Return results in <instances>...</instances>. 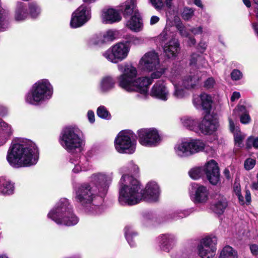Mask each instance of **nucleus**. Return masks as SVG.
I'll return each instance as SVG.
<instances>
[{
	"instance_id": "f257e3e1",
	"label": "nucleus",
	"mask_w": 258,
	"mask_h": 258,
	"mask_svg": "<svg viewBox=\"0 0 258 258\" xmlns=\"http://www.w3.org/2000/svg\"><path fill=\"white\" fill-rule=\"evenodd\" d=\"M164 66H119L121 74L117 77L119 87L128 92H139L146 94L153 80L159 78L163 74L170 78L174 90L172 96L177 99L188 95L182 84L178 81L181 75L180 66H171L166 69Z\"/></svg>"
},
{
	"instance_id": "423d86ee",
	"label": "nucleus",
	"mask_w": 258,
	"mask_h": 258,
	"mask_svg": "<svg viewBox=\"0 0 258 258\" xmlns=\"http://www.w3.org/2000/svg\"><path fill=\"white\" fill-rule=\"evenodd\" d=\"M53 94V87L47 79L35 83L25 95V102L32 105H38L48 100Z\"/></svg>"
},
{
	"instance_id": "f3484780",
	"label": "nucleus",
	"mask_w": 258,
	"mask_h": 258,
	"mask_svg": "<svg viewBox=\"0 0 258 258\" xmlns=\"http://www.w3.org/2000/svg\"><path fill=\"white\" fill-rule=\"evenodd\" d=\"M209 191L206 186L196 183L192 184L191 197L196 204H204L209 199Z\"/></svg>"
},
{
	"instance_id": "13d9d810",
	"label": "nucleus",
	"mask_w": 258,
	"mask_h": 258,
	"mask_svg": "<svg viewBox=\"0 0 258 258\" xmlns=\"http://www.w3.org/2000/svg\"><path fill=\"white\" fill-rule=\"evenodd\" d=\"M190 31L195 35L202 34L203 32V28L202 26L194 27L190 29Z\"/></svg>"
},
{
	"instance_id": "ddd939ff",
	"label": "nucleus",
	"mask_w": 258,
	"mask_h": 258,
	"mask_svg": "<svg viewBox=\"0 0 258 258\" xmlns=\"http://www.w3.org/2000/svg\"><path fill=\"white\" fill-rule=\"evenodd\" d=\"M129 52L130 47L122 41L114 45L106 50L103 53V56L111 62L116 63L124 59Z\"/></svg>"
},
{
	"instance_id": "3c124183",
	"label": "nucleus",
	"mask_w": 258,
	"mask_h": 258,
	"mask_svg": "<svg viewBox=\"0 0 258 258\" xmlns=\"http://www.w3.org/2000/svg\"><path fill=\"white\" fill-rule=\"evenodd\" d=\"M207 46V42L202 38L197 46V49L202 54L206 50Z\"/></svg>"
},
{
	"instance_id": "338daca9",
	"label": "nucleus",
	"mask_w": 258,
	"mask_h": 258,
	"mask_svg": "<svg viewBox=\"0 0 258 258\" xmlns=\"http://www.w3.org/2000/svg\"><path fill=\"white\" fill-rule=\"evenodd\" d=\"M187 38H188L187 43L189 46H194L196 44V40L193 36H191L189 35Z\"/></svg>"
},
{
	"instance_id": "4468645a",
	"label": "nucleus",
	"mask_w": 258,
	"mask_h": 258,
	"mask_svg": "<svg viewBox=\"0 0 258 258\" xmlns=\"http://www.w3.org/2000/svg\"><path fill=\"white\" fill-rule=\"evenodd\" d=\"M217 243L215 236L203 238L197 246V252L201 258H213L216 254Z\"/></svg>"
},
{
	"instance_id": "58836bf2",
	"label": "nucleus",
	"mask_w": 258,
	"mask_h": 258,
	"mask_svg": "<svg viewBox=\"0 0 258 258\" xmlns=\"http://www.w3.org/2000/svg\"><path fill=\"white\" fill-rule=\"evenodd\" d=\"M205 63V59L202 54L193 53L190 55L189 64H203Z\"/></svg>"
},
{
	"instance_id": "49530a36",
	"label": "nucleus",
	"mask_w": 258,
	"mask_h": 258,
	"mask_svg": "<svg viewBox=\"0 0 258 258\" xmlns=\"http://www.w3.org/2000/svg\"><path fill=\"white\" fill-rule=\"evenodd\" d=\"M178 213H179V210H175L169 213L166 215L165 221H169L180 219V217H178V215H179Z\"/></svg>"
},
{
	"instance_id": "79ce46f5",
	"label": "nucleus",
	"mask_w": 258,
	"mask_h": 258,
	"mask_svg": "<svg viewBox=\"0 0 258 258\" xmlns=\"http://www.w3.org/2000/svg\"><path fill=\"white\" fill-rule=\"evenodd\" d=\"M142 40L141 38L133 35H128L123 41L124 43L131 48V45H138L142 43Z\"/></svg>"
},
{
	"instance_id": "8fccbe9b",
	"label": "nucleus",
	"mask_w": 258,
	"mask_h": 258,
	"mask_svg": "<svg viewBox=\"0 0 258 258\" xmlns=\"http://www.w3.org/2000/svg\"><path fill=\"white\" fill-rule=\"evenodd\" d=\"M177 30L179 31L180 35L185 37H188L189 35L188 31L185 29L184 26L181 23H179L176 25Z\"/></svg>"
},
{
	"instance_id": "ea45409f",
	"label": "nucleus",
	"mask_w": 258,
	"mask_h": 258,
	"mask_svg": "<svg viewBox=\"0 0 258 258\" xmlns=\"http://www.w3.org/2000/svg\"><path fill=\"white\" fill-rule=\"evenodd\" d=\"M97 114L100 118L104 119L109 120L111 118V115L106 107L103 105L98 107Z\"/></svg>"
},
{
	"instance_id": "4c0bfd02",
	"label": "nucleus",
	"mask_w": 258,
	"mask_h": 258,
	"mask_svg": "<svg viewBox=\"0 0 258 258\" xmlns=\"http://www.w3.org/2000/svg\"><path fill=\"white\" fill-rule=\"evenodd\" d=\"M117 35V31L113 30H109L107 31L102 36L103 39L99 41L100 42H110L114 40Z\"/></svg>"
},
{
	"instance_id": "864d4df0",
	"label": "nucleus",
	"mask_w": 258,
	"mask_h": 258,
	"mask_svg": "<svg viewBox=\"0 0 258 258\" xmlns=\"http://www.w3.org/2000/svg\"><path fill=\"white\" fill-rule=\"evenodd\" d=\"M152 6L157 10H161L164 7L162 0H149Z\"/></svg>"
},
{
	"instance_id": "2f4dec72",
	"label": "nucleus",
	"mask_w": 258,
	"mask_h": 258,
	"mask_svg": "<svg viewBox=\"0 0 258 258\" xmlns=\"http://www.w3.org/2000/svg\"><path fill=\"white\" fill-rule=\"evenodd\" d=\"M139 64H160L158 53L155 51L146 53L140 59Z\"/></svg>"
},
{
	"instance_id": "7c9ffc66",
	"label": "nucleus",
	"mask_w": 258,
	"mask_h": 258,
	"mask_svg": "<svg viewBox=\"0 0 258 258\" xmlns=\"http://www.w3.org/2000/svg\"><path fill=\"white\" fill-rule=\"evenodd\" d=\"M14 184L5 177H0V194L9 196L12 195L14 191Z\"/></svg>"
},
{
	"instance_id": "680f3d73",
	"label": "nucleus",
	"mask_w": 258,
	"mask_h": 258,
	"mask_svg": "<svg viewBox=\"0 0 258 258\" xmlns=\"http://www.w3.org/2000/svg\"><path fill=\"white\" fill-rule=\"evenodd\" d=\"M103 39V36L102 35H97L94 36L92 39V43L94 45H101L103 43H105V42H100L98 43L99 41H101Z\"/></svg>"
},
{
	"instance_id": "f03ea898",
	"label": "nucleus",
	"mask_w": 258,
	"mask_h": 258,
	"mask_svg": "<svg viewBox=\"0 0 258 258\" xmlns=\"http://www.w3.org/2000/svg\"><path fill=\"white\" fill-rule=\"evenodd\" d=\"M119 185L118 201L122 205H135L143 201L156 202L160 196V187L154 181L149 182L143 190L138 180L132 176L124 174Z\"/></svg>"
},
{
	"instance_id": "393cba45",
	"label": "nucleus",
	"mask_w": 258,
	"mask_h": 258,
	"mask_svg": "<svg viewBox=\"0 0 258 258\" xmlns=\"http://www.w3.org/2000/svg\"><path fill=\"white\" fill-rule=\"evenodd\" d=\"M88 163L84 156L77 157L76 158H71L68 167L72 169L75 173H78L87 169Z\"/></svg>"
},
{
	"instance_id": "e2e57ef3",
	"label": "nucleus",
	"mask_w": 258,
	"mask_h": 258,
	"mask_svg": "<svg viewBox=\"0 0 258 258\" xmlns=\"http://www.w3.org/2000/svg\"><path fill=\"white\" fill-rule=\"evenodd\" d=\"M87 117L89 122L93 123L95 121V115L94 113L92 110H89L87 113Z\"/></svg>"
},
{
	"instance_id": "aec40b11",
	"label": "nucleus",
	"mask_w": 258,
	"mask_h": 258,
	"mask_svg": "<svg viewBox=\"0 0 258 258\" xmlns=\"http://www.w3.org/2000/svg\"><path fill=\"white\" fill-rule=\"evenodd\" d=\"M212 100L211 96L203 93L200 96H196L193 99V103L198 109L205 110L206 114L210 113Z\"/></svg>"
},
{
	"instance_id": "c756f323",
	"label": "nucleus",
	"mask_w": 258,
	"mask_h": 258,
	"mask_svg": "<svg viewBox=\"0 0 258 258\" xmlns=\"http://www.w3.org/2000/svg\"><path fill=\"white\" fill-rule=\"evenodd\" d=\"M13 133L11 125L0 118V140L2 144H5Z\"/></svg>"
},
{
	"instance_id": "39448f33",
	"label": "nucleus",
	"mask_w": 258,
	"mask_h": 258,
	"mask_svg": "<svg viewBox=\"0 0 258 258\" xmlns=\"http://www.w3.org/2000/svg\"><path fill=\"white\" fill-rule=\"evenodd\" d=\"M47 217L58 225L67 226L76 225L79 221L74 213L73 207L66 198L60 199L47 214Z\"/></svg>"
},
{
	"instance_id": "cd10ccee",
	"label": "nucleus",
	"mask_w": 258,
	"mask_h": 258,
	"mask_svg": "<svg viewBox=\"0 0 258 258\" xmlns=\"http://www.w3.org/2000/svg\"><path fill=\"white\" fill-rule=\"evenodd\" d=\"M229 129L233 134L235 145L239 148L243 146V141L245 137V135L242 133L239 130V127L235 126L234 121L231 117H229Z\"/></svg>"
},
{
	"instance_id": "7ed1b4c3",
	"label": "nucleus",
	"mask_w": 258,
	"mask_h": 258,
	"mask_svg": "<svg viewBox=\"0 0 258 258\" xmlns=\"http://www.w3.org/2000/svg\"><path fill=\"white\" fill-rule=\"evenodd\" d=\"M38 159L39 151L36 144L26 139L13 141L7 155L9 164L16 168L35 165Z\"/></svg>"
},
{
	"instance_id": "c85d7f7f",
	"label": "nucleus",
	"mask_w": 258,
	"mask_h": 258,
	"mask_svg": "<svg viewBox=\"0 0 258 258\" xmlns=\"http://www.w3.org/2000/svg\"><path fill=\"white\" fill-rule=\"evenodd\" d=\"M126 26L131 31L138 32L142 30L143 23L140 13L131 16L125 24Z\"/></svg>"
},
{
	"instance_id": "a211bd4d",
	"label": "nucleus",
	"mask_w": 258,
	"mask_h": 258,
	"mask_svg": "<svg viewBox=\"0 0 258 258\" xmlns=\"http://www.w3.org/2000/svg\"><path fill=\"white\" fill-rule=\"evenodd\" d=\"M208 180L213 185H216L220 180L219 169L217 163L214 160L208 161L202 167Z\"/></svg>"
},
{
	"instance_id": "0e129e2a",
	"label": "nucleus",
	"mask_w": 258,
	"mask_h": 258,
	"mask_svg": "<svg viewBox=\"0 0 258 258\" xmlns=\"http://www.w3.org/2000/svg\"><path fill=\"white\" fill-rule=\"evenodd\" d=\"M250 249L253 255H258V245L255 244H251L250 246Z\"/></svg>"
},
{
	"instance_id": "0eeeda50",
	"label": "nucleus",
	"mask_w": 258,
	"mask_h": 258,
	"mask_svg": "<svg viewBox=\"0 0 258 258\" xmlns=\"http://www.w3.org/2000/svg\"><path fill=\"white\" fill-rule=\"evenodd\" d=\"M59 142L62 147L71 154L80 153L85 143L81 131L75 126L66 127L62 131Z\"/></svg>"
},
{
	"instance_id": "603ef678",
	"label": "nucleus",
	"mask_w": 258,
	"mask_h": 258,
	"mask_svg": "<svg viewBox=\"0 0 258 258\" xmlns=\"http://www.w3.org/2000/svg\"><path fill=\"white\" fill-rule=\"evenodd\" d=\"M127 168H128V170L131 173L136 175L139 172V167L135 164L133 161H131L128 162Z\"/></svg>"
},
{
	"instance_id": "a18cd8bd",
	"label": "nucleus",
	"mask_w": 258,
	"mask_h": 258,
	"mask_svg": "<svg viewBox=\"0 0 258 258\" xmlns=\"http://www.w3.org/2000/svg\"><path fill=\"white\" fill-rule=\"evenodd\" d=\"M195 10L192 8L185 7L181 14L182 18L186 21L190 19L194 15Z\"/></svg>"
},
{
	"instance_id": "9b49d317",
	"label": "nucleus",
	"mask_w": 258,
	"mask_h": 258,
	"mask_svg": "<svg viewBox=\"0 0 258 258\" xmlns=\"http://www.w3.org/2000/svg\"><path fill=\"white\" fill-rule=\"evenodd\" d=\"M137 134L140 144L147 147H157L162 140L158 130L154 127L140 129Z\"/></svg>"
},
{
	"instance_id": "473e14b6",
	"label": "nucleus",
	"mask_w": 258,
	"mask_h": 258,
	"mask_svg": "<svg viewBox=\"0 0 258 258\" xmlns=\"http://www.w3.org/2000/svg\"><path fill=\"white\" fill-rule=\"evenodd\" d=\"M180 120L183 126L186 128L196 133L199 132V127H198L199 121L197 119L184 116L181 118Z\"/></svg>"
},
{
	"instance_id": "5701e85b",
	"label": "nucleus",
	"mask_w": 258,
	"mask_h": 258,
	"mask_svg": "<svg viewBox=\"0 0 258 258\" xmlns=\"http://www.w3.org/2000/svg\"><path fill=\"white\" fill-rule=\"evenodd\" d=\"M150 94L152 96L163 101H166L169 96V91L164 81L159 80L153 86Z\"/></svg>"
},
{
	"instance_id": "052dcab7",
	"label": "nucleus",
	"mask_w": 258,
	"mask_h": 258,
	"mask_svg": "<svg viewBox=\"0 0 258 258\" xmlns=\"http://www.w3.org/2000/svg\"><path fill=\"white\" fill-rule=\"evenodd\" d=\"M250 119V117L247 113H243L241 115L240 117V122L243 124L248 123Z\"/></svg>"
},
{
	"instance_id": "9d476101",
	"label": "nucleus",
	"mask_w": 258,
	"mask_h": 258,
	"mask_svg": "<svg viewBox=\"0 0 258 258\" xmlns=\"http://www.w3.org/2000/svg\"><path fill=\"white\" fill-rule=\"evenodd\" d=\"M96 0H83L84 4L80 6L72 15L70 26L77 28L84 25L91 18V7L89 4Z\"/></svg>"
},
{
	"instance_id": "09e8293b",
	"label": "nucleus",
	"mask_w": 258,
	"mask_h": 258,
	"mask_svg": "<svg viewBox=\"0 0 258 258\" xmlns=\"http://www.w3.org/2000/svg\"><path fill=\"white\" fill-rule=\"evenodd\" d=\"M195 253L191 250H186L185 251L178 254L177 257L175 258H194Z\"/></svg>"
},
{
	"instance_id": "b1692460",
	"label": "nucleus",
	"mask_w": 258,
	"mask_h": 258,
	"mask_svg": "<svg viewBox=\"0 0 258 258\" xmlns=\"http://www.w3.org/2000/svg\"><path fill=\"white\" fill-rule=\"evenodd\" d=\"M124 18H127L139 13L137 8L136 0H126L117 7Z\"/></svg>"
},
{
	"instance_id": "20e7f679",
	"label": "nucleus",
	"mask_w": 258,
	"mask_h": 258,
	"mask_svg": "<svg viewBox=\"0 0 258 258\" xmlns=\"http://www.w3.org/2000/svg\"><path fill=\"white\" fill-rule=\"evenodd\" d=\"M74 194L75 201L82 207L88 215L96 216L103 212L102 206L93 203L97 197V192L90 183L84 182L76 185L74 187Z\"/></svg>"
},
{
	"instance_id": "c9c22d12",
	"label": "nucleus",
	"mask_w": 258,
	"mask_h": 258,
	"mask_svg": "<svg viewBox=\"0 0 258 258\" xmlns=\"http://www.w3.org/2000/svg\"><path fill=\"white\" fill-rule=\"evenodd\" d=\"M219 258H238V256L236 251L228 245L223 248Z\"/></svg>"
},
{
	"instance_id": "412c9836",
	"label": "nucleus",
	"mask_w": 258,
	"mask_h": 258,
	"mask_svg": "<svg viewBox=\"0 0 258 258\" xmlns=\"http://www.w3.org/2000/svg\"><path fill=\"white\" fill-rule=\"evenodd\" d=\"M164 53L167 59H175L180 50V44L177 39L172 38L163 47Z\"/></svg>"
},
{
	"instance_id": "c03bdc74",
	"label": "nucleus",
	"mask_w": 258,
	"mask_h": 258,
	"mask_svg": "<svg viewBox=\"0 0 258 258\" xmlns=\"http://www.w3.org/2000/svg\"><path fill=\"white\" fill-rule=\"evenodd\" d=\"M233 192L237 196L241 205L244 204L243 197L241 195V188L239 183L235 182L233 185Z\"/></svg>"
},
{
	"instance_id": "4be33fe9",
	"label": "nucleus",
	"mask_w": 258,
	"mask_h": 258,
	"mask_svg": "<svg viewBox=\"0 0 258 258\" xmlns=\"http://www.w3.org/2000/svg\"><path fill=\"white\" fill-rule=\"evenodd\" d=\"M101 18L104 23L112 24L120 21L121 16L118 9L104 8L101 11Z\"/></svg>"
},
{
	"instance_id": "37998d69",
	"label": "nucleus",
	"mask_w": 258,
	"mask_h": 258,
	"mask_svg": "<svg viewBox=\"0 0 258 258\" xmlns=\"http://www.w3.org/2000/svg\"><path fill=\"white\" fill-rule=\"evenodd\" d=\"M252 147L256 149H258V137L250 136L247 138L246 142V149H249Z\"/></svg>"
},
{
	"instance_id": "e433bc0d",
	"label": "nucleus",
	"mask_w": 258,
	"mask_h": 258,
	"mask_svg": "<svg viewBox=\"0 0 258 258\" xmlns=\"http://www.w3.org/2000/svg\"><path fill=\"white\" fill-rule=\"evenodd\" d=\"M227 206L226 200L223 198H221L213 204L212 209L215 213L218 214H221L224 212Z\"/></svg>"
},
{
	"instance_id": "a878e982",
	"label": "nucleus",
	"mask_w": 258,
	"mask_h": 258,
	"mask_svg": "<svg viewBox=\"0 0 258 258\" xmlns=\"http://www.w3.org/2000/svg\"><path fill=\"white\" fill-rule=\"evenodd\" d=\"M14 19L19 22H24L28 18L27 5L22 2H17L14 11Z\"/></svg>"
},
{
	"instance_id": "5fc2aeb1",
	"label": "nucleus",
	"mask_w": 258,
	"mask_h": 258,
	"mask_svg": "<svg viewBox=\"0 0 258 258\" xmlns=\"http://www.w3.org/2000/svg\"><path fill=\"white\" fill-rule=\"evenodd\" d=\"M194 211L193 209H188L185 210H179V214L178 217H180V219L187 217L190 215Z\"/></svg>"
},
{
	"instance_id": "69168bd1",
	"label": "nucleus",
	"mask_w": 258,
	"mask_h": 258,
	"mask_svg": "<svg viewBox=\"0 0 258 258\" xmlns=\"http://www.w3.org/2000/svg\"><path fill=\"white\" fill-rule=\"evenodd\" d=\"M8 112L7 108L3 106L0 105V116L3 117L7 115Z\"/></svg>"
},
{
	"instance_id": "f704fd0d",
	"label": "nucleus",
	"mask_w": 258,
	"mask_h": 258,
	"mask_svg": "<svg viewBox=\"0 0 258 258\" xmlns=\"http://www.w3.org/2000/svg\"><path fill=\"white\" fill-rule=\"evenodd\" d=\"M124 234L130 245L131 247H134L136 245L134 239L138 235L137 232L134 230L132 226L127 225L124 228Z\"/></svg>"
},
{
	"instance_id": "de8ad7c7",
	"label": "nucleus",
	"mask_w": 258,
	"mask_h": 258,
	"mask_svg": "<svg viewBox=\"0 0 258 258\" xmlns=\"http://www.w3.org/2000/svg\"><path fill=\"white\" fill-rule=\"evenodd\" d=\"M256 164V160L254 159L250 158H247L245 160L244 163V168L246 170H250L252 169Z\"/></svg>"
},
{
	"instance_id": "6e6552de",
	"label": "nucleus",
	"mask_w": 258,
	"mask_h": 258,
	"mask_svg": "<svg viewBox=\"0 0 258 258\" xmlns=\"http://www.w3.org/2000/svg\"><path fill=\"white\" fill-rule=\"evenodd\" d=\"M114 144L119 153L133 154L136 147V135L132 131H122L118 134Z\"/></svg>"
},
{
	"instance_id": "2eb2a0df",
	"label": "nucleus",
	"mask_w": 258,
	"mask_h": 258,
	"mask_svg": "<svg viewBox=\"0 0 258 258\" xmlns=\"http://www.w3.org/2000/svg\"><path fill=\"white\" fill-rule=\"evenodd\" d=\"M189 71V74L184 76L181 82L183 88L186 90L194 89L198 86L204 75L203 73L194 68Z\"/></svg>"
},
{
	"instance_id": "a19ab883",
	"label": "nucleus",
	"mask_w": 258,
	"mask_h": 258,
	"mask_svg": "<svg viewBox=\"0 0 258 258\" xmlns=\"http://www.w3.org/2000/svg\"><path fill=\"white\" fill-rule=\"evenodd\" d=\"M204 170L202 167H195L188 172L189 176L194 179H198L204 175Z\"/></svg>"
},
{
	"instance_id": "1a4fd4ad",
	"label": "nucleus",
	"mask_w": 258,
	"mask_h": 258,
	"mask_svg": "<svg viewBox=\"0 0 258 258\" xmlns=\"http://www.w3.org/2000/svg\"><path fill=\"white\" fill-rule=\"evenodd\" d=\"M205 143L198 139H190L177 144L174 147L176 155L179 157H186L202 151Z\"/></svg>"
},
{
	"instance_id": "72a5a7b5",
	"label": "nucleus",
	"mask_w": 258,
	"mask_h": 258,
	"mask_svg": "<svg viewBox=\"0 0 258 258\" xmlns=\"http://www.w3.org/2000/svg\"><path fill=\"white\" fill-rule=\"evenodd\" d=\"M28 18L36 19L41 13L40 7L35 2L28 3L27 5Z\"/></svg>"
},
{
	"instance_id": "4d7b16f0",
	"label": "nucleus",
	"mask_w": 258,
	"mask_h": 258,
	"mask_svg": "<svg viewBox=\"0 0 258 258\" xmlns=\"http://www.w3.org/2000/svg\"><path fill=\"white\" fill-rule=\"evenodd\" d=\"M215 84L213 78L210 77L206 80L204 83V87L207 89L212 88Z\"/></svg>"
},
{
	"instance_id": "6ab92c4d",
	"label": "nucleus",
	"mask_w": 258,
	"mask_h": 258,
	"mask_svg": "<svg viewBox=\"0 0 258 258\" xmlns=\"http://www.w3.org/2000/svg\"><path fill=\"white\" fill-rule=\"evenodd\" d=\"M176 240V236L172 234H164L157 238V242L161 250L169 252L173 248Z\"/></svg>"
},
{
	"instance_id": "774afa93",
	"label": "nucleus",
	"mask_w": 258,
	"mask_h": 258,
	"mask_svg": "<svg viewBox=\"0 0 258 258\" xmlns=\"http://www.w3.org/2000/svg\"><path fill=\"white\" fill-rule=\"evenodd\" d=\"M240 97V94L238 92H234L231 97V101H234L238 99Z\"/></svg>"
},
{
	"instance_id": "f8f14e48",
	"label": "nucleus",
	"mask_w": 258,
	"mask_h": 258,
	"mask_svg": "<svg viewBox=\"0 0 258 258\" xmlns=\"http://www.w3.org/2000/svg\"><path fill=\"white\" fill-rule=\"evenodd\" d=\"M112 179V172H97L90 177V182L96 185L101 197H104L107 194Z\"/></svg>"
},
{
	"instance_id": "dca6fc26",
	"label": "nucleus",
	"mask_w": 258,
	"mask_h": 258,
	"mask_svg": "<svg viewBox=\"0 0 258 258\" xmlns=\"http://www.w3.org/2000/svg\"><path fill=\"white\" fill-rule=\"evenodd\" d=\"M218 120L210 113L206 114L198 125L199 132L204 135L213 134L218 127Z\"/></svg>"
},
{
	"instance_id": "bb28decb",
	"label": "nucleus",
	"mask_w": 258,
	"mask_h": 258,
	"mask_svg": "<svg viewBox=\"0 0 258 258\" xmlns=\"http://www.w3.org/2000/svg\"><path fill=\"white\" fill-rule=\"evenodd\" d=\"M116 85V80L111 76L103 77L100 81L98 89L102 93H107L114 89Z\"/></svg>"
},
{
	"instance_id": "bf43d9fd",
	"label": "nucleus",
	"mask_w": 258,
	"mask_h": 258,
	"mask_svg": "<svg viewBox=\"0 0 258 258\" xmlns=\"http://www.w3.org/2000/svg\"><path fill=\"white\" fill-rule=\"evenodd\" d=\"M168 30L167 28H165L160 34L158 36V38L161 41L163 42L167 40L168 37Z\"/></svg>"
},
{
	"instance_id": "6e6d98bb",
	"label": "nucleus",
	"mask_w": 258,
	"mask_h": 258,
	"mask_svg": "<svg viewBox=\"0 0 258 258\" xmlns=\"http://www.w3.org/2000/svg\"><path fill=\"white\" fill-rule=\"evenodd\" d=\"M242 74L238 70H234L231 73V77L233 80L237 81L242 78Z\"/></svg>"
}]
</instances>
